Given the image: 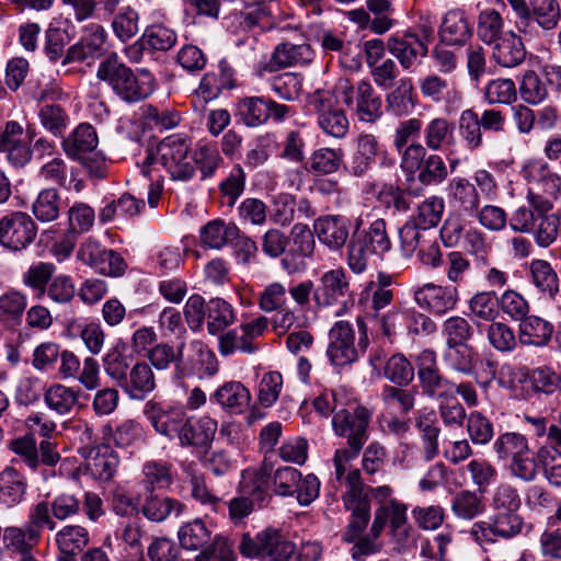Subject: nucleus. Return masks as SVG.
Here are the masks:
<instances>
[{
  "label": "nucleus",
  "mask_w": 561,
  "mask_h": 561,
  "mask_svg": "<svg viewBox=\"0 0 561 561\" xmlns=\"http://www.w3.org/2000/svg\"><path fill=\"white\" fill-rule=\"evenodd\" d=\"M96 77L126 102L141 101L154 90V78L148 70L141 69L135 73L116 55L107 57L99 65Z\"/></svg>",
  "instance_id": "f257e3e1"
},
{
  "label": "nucleus",
  "mask_w": 561,
  "mask_h": 561,
  "mask_svg": "<svg viewBox=\"0 0 561 561\" xmlns=\"http://www.w3.org/2000/svg\"><path fill=\"white\" fill-rule=\"evenodd\" d=\"M190 142L185 137L174 135L163 139L156 148L146 150L140 172L149 176L151 165L160 163L174 181H190L195 175V165L188 156Z\"/></svg>",
  "instance_id": "f03ea898"
},
{
  "label": "nucleus",
  "mask_w": 561,
  "mask_h": 561,
  "mask_svg": "<svg viewBox=\"0 0 561 561\" xmlns=\"http://www.w3.org/2000/svg\"><path fill=\"white\" fill-rule=\"evenodd\" d=\"M499 460L508 461L510 474L523 482H533L538 476V462L528 439L517 432H505L493 443Z\"/></svg>",
  "instance_id": "7ed1b4c3"
},
{
  "label": "nucleus",
  "mask_w": 561,
  "mask_h": 561,
  "mask_svg": "<svg viewBox=\"0 0 561 561\" xmlns=\"http://www.w3.org/2000/svg\"><path fill=\"white\" fill-rule=\"evenodd\" d=\"M523 175L529 183L526 195L529 206L538 214L549 213L561 196V178L539 161L528 163Z\"/></svg>",
  "instance_id": "20e7f679"
},
{
  "label": "nucleus",
  "mask_w": 561,
  "mask_h": 561,
  "mask_svg": "<svg viewBox=\"0 0 561 561\" xmlns=\"http://www.w3.org/2000/svg\"><path fill=\"white\" fill-rule=\"evenodd\" d=\"M440 237L446 247L461 244L472 255L484 257L491 250L485 233L460 215H449L446 218L440 228Z\"/></svg>",
  "instance_id": "39448f33"
},
{
  "label": "nucleus",
  "mask_w": 561,
  "mask_h": 561,
  "mask_svg": "<svg viewBox=\"0 0 561 561\" xmlns=\"http://www.w3.org/2000/svg\"><path fill=\"white\" fill-rule=\"evenodd\" d=\"M415 366L423 394L439 401L455 394V383L442 375L436 353L433 350L421 351L415 357Z\"/></svg>",
  "instance_id": "423d86ee"
},
{
  "label": "nucleus",
  "mask_w": 561,
  "mask_h": 561,
  "mask_svg": "<svg viewBox=\"0 0 561 561\" xmlns=\"http://www.w3.org/2000/svg\"><path fill=\"white\" fill-rule=\"evenodd\" d=\"M370 412L356 402H348L332 417V427L337 436L345 437L347 445L363 447L368 438Z\"/></svg>",
  "instance_id": "0eeeda50"
},
{
  "label": "nucleus",
  "mask_w": 561,
  "mask_h": 561,
  "mask_svg": "<svg viewBox=\"0 0 561 561\" xmlns=\"http://www.w3.org/2000/svg\"><path fill=\"white\" fill-rule=\"evenodd\" d=\"M76 259L102 275L119 276L126 270V263L121 254L105 249L92 238H88L80 243Z\"/></svg>",
  "instance_id": "6e6552de"
},
{
  "label": "nucleus",
  "mask_w": 561,
  "mask_h": 561,
  "mask_svg": "<svg viewBox=\"0 0 561 561\" xmlns=\"http://www.w3.org/2000/svg\"><path fill=\"white\" fill-rule=\"evenodd\" d=\"M36 234V224L26 213L13 211L0 219V244L9 250L26 249Z\"/></svg>",
  "instance_id": "1a4fd4ad"
},
{
  "label": "nucleus",
  "mask_w": 561,
  "mask_h": 561,
  "mask_svg": "<svg viewBox=\"0 0 561 561\" xmlns=\"http://www.w3.org/2000/svg\"><path fill=\"white\" fill-rule=\"evenodd\" d=\"M412 294L414 301L421 309L438 317L453 311L459 300L457 287L450 285L443 286L426 283L414 287Z\"/></svg>",
  "instance_id": "9d476101"
},
{
  "label": "nucleus",
  "mask_w": 561,
  "mask_h": 561,
  "mask_svg": "<svg viewBox=\"0 0 561 561\" xmlns=\"http://www.w3.org/2000/svg\"><path fill=\"white\" fill-rule=\"evenodd\" d=\"M145 415L157 433L178 440L188 417L184 407H164L153 401L146 403Z\"/></svg>",
  "instance_id": "9b49d317"
},
{
  "label": "nucleus",
  "mask_w": 561,
  "mask_h": 561,
  "mask_svg": "<svg viewBox=\"0 0 561 561\" xmlns=\"http://www.w3.org/2000/svg\"><path fill=\"white\" fill-rule=\"evenodd\" d=\"M351 296L350 283L342 267L325 272L313 290V300L318 307H345Z\"/></svg>",
  "instance_id": "f8f14e48"
},
{
  "label": "nucleus",
  "mask_w": 561,
  "mask_h": 561,
  "mask_svg": "<svg viewBox=\"0 0 561 561\" xmlns=\"http://www.w3.org/2000/svg\"><path fill=\"white\" fill-rule=\"evenodd\" d=\"M407 512L408 506L398 500H390L388 504L378 506L370 527L371 536L377 539L388 525L394 538L405 539L410 528Z\"/></svg>",
  "instance_id": "ddd939ff"
},
{
  "label": "nucleus",
  "mask_w": 561,
  "mask_h": 561,
  "mask_svg": "<svg viewBox=\"0 0 561 561\" xmlns=\"http://www.w3.org/2000/svg\"><path fill=\"white\" fill-rule=\"evenodd\" d=\"M329 345L327 355L335 366H345L358 358V350L355 346V333L351 323L337 321L329 332Z\"/></svg>",
  "instance_id": "4468645a"
},
{
  "label": "nucleus",
  "mask_w": 561,
  "mask_h": 561,
  "mask_svg": "<svg viewBox=\"0 0 561 561\" xmlns=\"http://www.w3.org/2000/svg\"><path fill=\"white\" fill-rule=\"evenodd\" d=\"M350 94L352 102L345 105L354 110L358 121L374 124L382 116L381 98L369 81L351 82Z\"/></svg>",
  "instance_id": "2eb2a0df"
},
{
  "label": "nucleus",
  "mask_w": 561,
  "mask_h": 561,
  "mask_svg": "<svg viewBox=\"0 0 561 561\" xmlns=\"http://www.w3.org/2000/svg\"><path fill=\"white\" fill-rule=\"evenodd\" d=\"M106 31L98 23L84 26L79 42L70 46L62 59V65L81 62L88 58L100 57L105 51Z\"/></svg>",
  "instance_id": "dca6fc26"
},
{
  "label": "nucleus",
  "mask_w": 561,
  "mask_h": 561,
  "mask_svg": "<svg viewBox=\"0 0 561 561\" xmlns=\"http://www.w3.org/2000/svg\"><path fill=\"white\" fill-rule=\"evenodd\" d=\"M313 232L320 243L331 251H340L350 236V222L341 215H324L313 222Z\"/></svg>",
  "instance_id": "f3484780"
},
{
  "label": "nucleus",
  "mask_w": 561,
  "mask_h": 561,
  "mask_svg": "<svg viewBox=\"0 0 561 561\" xmlns=\"http://www.w3.org/2000/svg\"><path fill=\"white\" fill-rule=\"evenodd\" d=\"M209 401L225 412L241 414L251 403V393L241 381L229 380L219 385L210 393Z\"/></svg>",
  "instance_id": "a211bd4d"
},
{
  "label": "nucleus",
  "mask_w": 561,
  "mask_h": 561,
  "mask_svg": "<svg viewBox=\"0 0 561 561\" xmlns=\"http://www.w3.org/2000/svg\"><path fill=\"white\" fill-rule=\"evenodd\" d=\"M351 80L347 78H339L333 88H318L307 95V105L319 116L337 108L339 101L343 104H350L351 99Z\"/></svg>",
  "instance_id": "6ab92c4d"
},
{
  "label": "nucleus",
  "mask_w": 561,
  "mask_h": 561,
  "mask_svg": "<svg viewBox=\"0 0 561 561\" xmlns=\"http://www.w3.org/2000/svg\"><path fill=\"white\" fill-rule=\"evenodd\" d=\"M84 459L87 472L99 481L112 480L119 465L118 455L107 445L89 448Z\"/></svg>",
  "instance_id": "aec40b11"
},
{
  "label": "nucleus",
  "mask_w": 561,
  "mask_h": 561,
  "mask_svg": "<svg viewBox=\"0 0 561 561\" xmlns=\"http://www.w3.org/2000/svg\"><path fill=\"white\" fill-rule=\"evenodd\" d=\"M217 421L209 415L191 416L179 437V444L182 447L207 448L217 432Z\"/></svg>",
  "instance_id": "412c9836"
},
{
  "label": "nucleus",
  "mask_w": 561,
  "mask_h": 561,
  "mask_svg": "<svg viewBox=\"0 0 561 561\" xmlns=\"http://www.w3.org/2000/svg\"><path fill=\"white\" fill-rule=\"evenodd\" d=\"M380 153L381 145L375 135L368 133L359 134L354 141L350 172L358 178L365 175Z\"/></svg>",
  "instance_id": "4be33fe9"
},
{
  "label": "nucleus",
  "mask_w": 561,
  "mask_h": 561,
  "mask_svg": "<svg viewBox=\"0 0 561 561\" xmlns=\"http://www.w3.org/2000/svg\"><path fill=\"white\" fill-rule=\"evenodd\" d=\"M387 49L399 60L404 69H409L419 57H424L427 54L426 43L413 33L389 37Z\"/></svg>",
  "instance_id": "5701e85b"
},
{
  "label": "nucleus",
  "mask_w": 561,
  "mask_h": 561,
  "mask_svg": "<svg viewBox=\"0 0 561 561\" xmlns=\"http://www.w3.org/2000/svg\"><path fill=\"white\" fill-rule=\"evenodd\" d=\"M493 44L492 58L501 67H517L526 57L524 43L513 31L505 32L502 37Z\"/></svg>",
  "instance_id": "b1692460"
},
{
  "label": "nucleus",
  "mask_w": 561,
  "mask_h": 561,
  "mask_svg": "<svg viewBox=\"0 0 561 561\" xmlns=\"http://www.w3.org/2000/svg\"><path fill=\"white\" fill-rule=\"evenodd\" d=\"M121 388L133 400H144L156 389L154 374L146 362L136 363Z\"/></svg>",
  "instance_id": "393cba45"
},
{
  "label": "nucleus",
  "mask_w": 561,
  "mask_h": 561,
  "mask_svg": "<svg viewBox=\"0 0 561 561\" xmlns=\"http://www.w3.org/2000/svg\"><path fill=\"white\" fill-rule=\"evenodd\" d=\"M270 473L265 468H248L242 471L239 492L256 502L257 507L265 506L270 495Z\"/></svg>",
  "instance_id": "a878e982"
},
{
  "label": "nucleus",
  "mask_w": 561,
  "mask_h": 561,
  "mask_svg": "<svg viewBox=\"0 0 561 561\" xmlns=\"http://www.w3.org/2000/svg\"><path fill=\"white\" fill-rule=\"evenodd\" d=\"M98 144L99 139L94 127L82 123L62 139L61 147L69 158L80 160L83 154L93 151Z\"/></svg>",
  "instance_id": "bb28decb"
},
{
  "label": "nucleus",
  "mask_w": 561,
  "mask_h": 561,
  "mask_svg": "<svg viewBox=\"0 0 561 561\" xmlns=\"http://www.w3.org/2000/svg\"><path fill=\"white\" fill-rule=\"evenodd\" d=\"M90 539L89 531L79 525H68L56 534V543L60 551L58 561H76Z\"/></svg>",
  "instance_id": "cd10ccee"
},
{
  "label": "nucleus",
  "mask_w": 561,
  "mask_h": 561,
  "mask_svg": "<svg viewBox=\"0 0 561 561\" xmlns=\"http://www.w3.org/2000/svg\"><path fill=\"white\" fill-rule=\"evenodd\" d=\"M346 490L343 504L351 515H370L368 494L364 492V483L358 469H352L345 478Z\"/></svg>",
  "instance_id": "c85d7f7f"
},
{
  "label": "nucleus",
  "mask_w": 561,
  "mask_h": 561,
  "mask_svg": "<svg viewBox=\"0 0 561 561\" xmlns=\"http://www.w3.org/2000/svg\"><path fill=\"white\" fill-rule=\"evenodd\" d=\"M43 396L47 408L64 416L70 414L79 404L80 390L56 382L48 386Z\"/></svg>",
  "instance_id": "c756f323"
},
{
  "label": "nucleus",
  "mask_w": 561,
  "mask_h": 561,
  "mask_svg": "<svg viewBox=\"0 0 561 561\" xmlns=\"http://www.w3.org/2000/svg\"><path fill=\"white\" fill-rule=\"evenodd\" d=\"M553 334V324L538 316H526L520 320L518 339L524 345L546 346Z\"/></svg>",
  "instance_id": "7c9ffc66"
},
{
  "label": "nucleus",
  "mask_w": 561,
  "mask_h": 561,
  "mask_svg": "<svg viewBox=\"0 0 561 561\" xmlns=\"http://www.w3.org/2000/svg\"><path fill=\"white\" fill-rule=\"evenodd\" d=\"M529 279L542 295L554 298L559 293V276L550 262L542 259L531 260L528 264Z\"/></svg>",
  "instance_id": "2f4dec72"
},
{
  "label": "nucleus",
  "mask_w": 561,
  "mask_h": 561,
  "mask_svg": "<svg viewBox=\"0 0 561 561\" xmlns=\"http://www.w3.org/2000/svg\"><path fill=\"white\" fill-rule=\"evenodd\" d=\"M449 202L468 214H473L480 206V195L474 184L460 176L451 179L448 183Z\"/></svg>",
  "instance_id": "473e14b6"
},
{
  "label": "nucleus",
  "mask_w": 561,
  "mask_h": 561,
  "mask_svg": "<svg viewBox=\"0 0 561 561\" xmlns=\"http://www.w3.org/2000/svg\"><path fill=\"white\" fill-rule=\"evenodd\" d=\"M239 236L238 227L232 222L221 219H214L203 226L199 230V238L204 245L210 249L220 250Z\"/></svg>",
  "instance_id": "72a5a7b5"
},
{
  "label": "nucleus",
  "mask_w": 561,
  "mask_h": 561,
  "mask_svg": "<svg viewBox=\"0 0 561 561\" xmlns=\"http://www.w3.org/2000/svg\"><path fill=\"white\" fill-rule=\"evenodd\" d=\"M471 27L465 13L458 10L448 11L442 22L439 36L449 45H462L471 36Z\"/></svg>",
  "instance_id": "f704fd0d"
},
{
  "label": "nucleus",
  "mask_w": 561,
  "mask_h": 561,
  "mask_svg": "<svg viewBox=\"0 0 561 561\" xmlns=\"http://www.w3.org/2000/svg\"><path fill=\"white\" fill-rule=\"evenodd\" d=\"M415 107L414 88L410 78H401L396 88L386 95V108L401 117L409 115Z\"/></svg>",
  "instance_id": "c9c22d12"
},
{
  "label": "nucleus",
  "mask_w": 561,
  "mask_h": 561,
  "mask_svg": "<svg viewBox=\"0 0 561 561\" xmlns=\"http://www.w3.org/2000/svg\"><path fill=\"white\" fill-rule=\"evenodd\" d=\"M419 88L425 99L434 103L450 102L460 99V93L454 84L436 73L427 75L420 79Z\"/></svg>",
  "instance_id": "e433bc0d"
},
{
  "label": "nucleus",
  "mask_w": 561,
  "mask_h": 561,
  "mask_svg": "<svg viewBox=\"0 0 561 561\" xmlns=\"http://www.w3.org/2000/svg\"><path fill=\"white\" fill-rule=\"evenodd\" d=\"M424 142L433 151L442 150L455 142V127L445 117L431 119L423 130Z\"/></svg>",
  "instance_id": "4c0bfd02"
},
{
  "label": "nucleus",
  "mask_w": 561,
  "mask_h": 561,
  "mask_svg": "<svg viewBox=\"0 0 561 561\" xmlns=\"http://www.w3.org/2000/svg\"><path fill=\"white\" fill-rule=\"evenodd\" d=\"M39 540L41 534L30 528L26 524L23 527H7L2 536L4 547L20 554L28 553L39 543Z\"/></svg>",
  "instance_id": "58836bf2"
},
{
  "label": "nucleus",
  "mask_w": 561,
  "mask_h": 561,
  "mask_svg": "<svg viewBox=\"0 0 561 561\" xmlns=\"http://www.w3.org/2000/svg\"><path fill=\"white\" fill-rule=\"evenodd\" d=\"M476 355L468 344L446 345L443 362L448 369L469 376L476 370Z\"/></svg>",
  "instance_id": "ea45409f"
},
{
  "label": "nucleus",
  "mask_w": 561,
  "mask_h": 561,
  "mask_svg": "<svg viewBox=\"0 0 561 561\" xmlns=\"http://www.w3.org/2000/svg\"><path fill=\"white\" fill-rule=\"evenodd\" d=\"M184 347V342H180L176 348L167 343H159L148 351V359L150 364L158 370H165L170 367L171 364H174L176 374L182 376Z\"/></svg>",
  "instance_id": "a19ab883"
},
{
  "label": "nucleus",
  "mask_w": 561,
  "mask_h": 561,
  "mask_svg": "<svg viewBox=\"0 0 561 561\" xmlns=\"http://www.w3.org/2000/svg\"><path fill=\"white\" fill-rule=\"evenodd\" d=\"M237 314L231 304L222 298H214L207 306V331L211 335L224 332L234 323Z\"/></svg>",
  "instance_id": "79ce46f5"
},
{
  "label": "nucleus",
  "mask_w": 561,
  "mask_h": 561,
  "mask_svg": "<svg viewBox=\"0 0 561 561\" xmlns=\"http://www.w3.org/2000/svg\"><path fill=\"white\" fill-rule=\"evenodd\" d=\"M416 426L421 432L424 457L432 460L438 454L439 427L436 425V414L433 410L419 411Z\"/></svg>",
  "instance_id": "37998d69"
},
{
  "label": "nucleus",
  "mask_w": 561,
  "mask_h": 561,
  "mask_svg": "<svg viewBox=\"0 0 561 561\" xmlns=\"http://www.w3.org/2000/svg\"><path fill=\"white\" fill-rule=\"evenodd\" d=\"M194 353L191 362L198 379L213 378L219 371V360L216 354L201 340L190 343Z\"/></svg>",
  "instance_id": "c03bdc74"
},
{
  "label": "nucleus",
  "mask_w": 561,
  "mask_h": 561,
  "mask_svg": "<svg viewBox=\"0 0 561 561\" xmlns=\"http://www.w3.org/2000/svg\"><path fill=\"white\" fill-rule=\"evenodd\" d=\"M453 514L463 520H472L483 514L485 506L483 497L476 491L461 490L450 501Z\"/></svg>",
  "instance_id": "a18cd8bd"
},
{
  "label": "nucleus",
  "mask_w": 561,
  "mask_h": 561,
  "mask_svg": "<svg viewBox=\"0 0 561 561\" xmlns=\"http://www.w3.org/2000/svg\"><path fill=\"white\" fill-rule=\"evenodd\" d=\"M275 65L282 68L308 65L312 60V50L308 44H279L272 56Z\"/></svg>",
  "instance_id": "49530a36"
},
{
  "label": "nucleus",
  "mask_w": 561,
  "mask_h": 561,
  "mask_svg": "<svg viewBox=\"0 0 561 561\" xmlns=\"http://www.w3.org/2000/svg\"><path fill=\"white\" fill-rule=\"evenodd\" d=\"M25 493V482L12 467L0 472V504L12 507L21 502Z\"/></svg>",
  "instance_id": "de8ad7c7"
},
{
  "label": "nucleus",
  "mask_w": 561,
  "mask_h": 561,
  "mask_svg": "<svg viewBox=\"0 0 561 561\" xmlns=\"http://www.w3.org/2000/svg\"><path fill=\"white\" fill-rule=\"evenodd\" d=\"M267 100L263 96H247L239 100L237 111L244 125L259 127L268 121Z\"/></svg>",
  "instance_id": "09e8293b"
},
{
  "label": "nucleus",
  "mask_w": 561,
  "mask_h": 561,
  "mask_svg": "<svg viewBox=\"0 0 561 561\" xmlns=\"http://www.w3.org/2000/svg\"><path fill=\"white\" fill-rule=\"evenodd\" d=\"M343 162V152L340 149L319 148L308 160V171L318 175L335 173Z\"/></svg>",
  "instance_id": "8fccbe9b"
},
{
  "label": "nucleus",
  "mask_w": 561,
  "mask_h": 561,
  "mask_svg": "<svg viewBox=\"0 0 561 561\" xmlns=\"http://www.w3.org/2000/svg\"><path fill=\"white\" fill-rule=\"evenodd\" d=\"M459 135L467 149L474 151L482 147V128L478 114L471 110H465L459 117Z\"/></svg>",
  "instance_id": "3c124183"
},
{
  "label": "nucleus",
  "mask_w": 561,
  "mask_h": 561,
  "mask_svg": "<svg viewBox=\"0 0 561 561\" xmlns=\"http://www.w3.org/2000/svg\"><path fill=\"white\" fill-rule=\"evenodd\" d=\"M27 306V296L16 289H9L0 295V320L19 323Z\"/></svg>",
  "instance_id": "603ef678"
},
{
  "label": "nucleus",
  "mask_w": 561,
  "mask_h": 561,
  "mask_svg": "<svg viewBox=\"0 0 561 561\" xmlns=\"http://www.w3.org/2000/svg\"><path fill=\"white\" fill-rule=\"evenodd\" d=\"M504 21L495 9L482 10L478 18L477 33L479 38L486 45L499 41L504 34Z\"/></svg>",
  "instance_id": "864d4df0"
},
{
  "label": "nucleus",
  "mask_w": 561,
  "mask_h": 561,
  "mask_svg": "<svg viewBox=\"0 0 561 561\" xmlns=\"http://www.w3.org/2000/svg\"><path fill=\"white\" fill-rule=\"evenodd\" d=\"M32 211L37 220L50 222L58 218L60 211V196L56 188L42 190L33 203Z\"/></svg>",
  "instance_id": "5fc2aeb1"
},
{
  "label": "nucleus",
  "mask_w": 561,
  "mask_h": 561,
  "mask_svg": "<svg viewBox=\"0 0 561 561\" xmlns=\"http://www.w3.org/2000/svg\"><path fill=\"white\" fill-rule=\"evenodd\" d=\"M111 26L119 41L127 42L139 31V13L130 5L123 7L114 15Z\"/></svg>",
  "instance_id": "6e6d98bb"
},
{
  "label": "nucleus",
  "mask_w": 561,
  "mask_h": 561,
  "mask_svg": "<svg viewBox=\"0 0 561 561\" xmlns=\"http://www.w3.org/2000/svg\"><path fill=\"white\" fill-rule=\"evenodd\" d=\"M38 118L42 126L56 137L64 134L69 122L66 110L56 103H43L38 110Z\"/></svg>",
  "instance_id": "4d7b16f0"
},
{
  "label": "nucleus",
  "mask_w": 561,
  "mask_h": 561,
  "mask_svg": "<svg viewBox=\"0 0 561 561\" xmlns=\"http://www.w3.org/2000/svg\"><path fill=\"white\" fill-rule=\"evenodd\" d=\"M210 535L211 531L199 518L184 524L178 533L181 546L187 550H198L204 547L210 539Z\"/></svg>",
  "instance_id": "13d9d810"
},
{
  "label": "nucleus",
  "mask_w": 561,
  "mask_h": 561,
  "mask_svg": "<svg viewBox=\"0 0 561 561\" xmlns=\"http://www.w3.org/2000/svg\"><path fill=\"white\" fill-rule=\"evenodd\" d=\"M141 43L151 51H167L176 43V33L162 24H152L145 28Z\"/></svg>",
  "instance_id": "bf43d9fd"
},
{
  "label": "nucleus",
  "mask_w": 561,
  "mask_h": 561,
  "mask_svg": "<svg viewBox=\"0 0 561 561\" xmlns=\"http://www.w3.org/2000/svg\"><path fill=\"white\" fill-rule=\"evenodd\" d=\"M493 511L518 513L522 507V496L518 489L507 482L494 488L491 495Z\"/></svg>",
  "instance_id": "052dcab7"
},
{
  "label": "nucleus",
  "mask_w": 561,
  "mask_h": 561,
  "mask_svg": "<svg viewBox=\"0 0 561 561\" xmlns=\"http://www.w3.org/2000/svg\"><path fill=\"white\" fill-rule=\"evenodd\" d=\"M357 236L377 255L388 252L391 248V241L386 230V221L382 218L373 220L368 229L363 230Z\"/></svg>",
  "instance_id": "680f3d73"
},
{
  "label": "nucleus",
  "mask_w": 561,
  "mask_h": 561,
  "mask_svg": "<svg viewBox=\"0 0 561 561\" xmlns=\"http://www.w3.org/2000/svg\"><path fill=\"white\" fill-rule=\"evenodd\" d=\"M370 190L379 204L387 209L393 208L396 211L404 213L410 208L403 192L393 184L371 183Z\"/></svg>",
  "instance_id": "e2e57ef3"
},
{
  "label": "nucleus",
  "mask_w": 561,
  "mask_h": 561,
  "mask_svg": "<svg viewBox=\"0 0 561 561\" xmlns=\"http://www.w3.org/2000/svg\"><path fill=\"white\" fill-rule=\"evenodd\" d=\"M102 365L105 374L119 387L126 381V377L131 369L129 357L117 347L106 352L102 357Z\"/></svg>",
  "instance_id": "0e129e2a"
},
{
  "label": "nucleus",
  "mask_w": 561,
  "mask_h": 561,
  "mask_svg": "<svg viewBox=\"0 0 561 561\" xmlns=\"http://www.w3.org/2000/svg\"><path fill=\"white\" fill-rule=\"evenodd\" d=\"M560 220L557 215L538 214L534 230L529 233L533 234L536 244L539 248H548L554 243L559 236Z\"/></svg>",
  "instance_id": "69168bd1"
},
{
  "label": "nucleus",
  "mask_w": 561,
  "mask_h": 561,
  "mask_svg": "<svg viewBox=\"0 0 561 561\" xmlns=\"http://www.w3.org/2000/svg\"><path fill=\"white\" fill-rule=\"evenodd\" d=\"M383 376L394 385L407 386L414 378V368L402 354H393L383 367Z\"/></svg>",
  "instance_id": "338daca9"
},
{
  "label": "nucleus",
  "mask_w": 561,
  "mask_h": 561,
  "mask_svg": "<svg viewBox=\"0 0 561 561\" xmlns=\"http://www.w3.org/2000/svg\"><path fill=\"white\" fill-rule=\"evenodd\" d=\"M536 459L541 463L549 483L561 486V451L553 446H541Z\"/></svg>",
  "instance_id": "774afa93"
}]
</instances>
